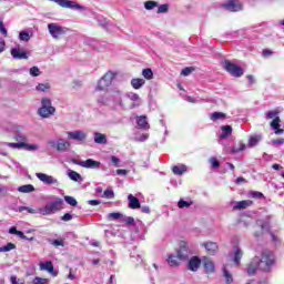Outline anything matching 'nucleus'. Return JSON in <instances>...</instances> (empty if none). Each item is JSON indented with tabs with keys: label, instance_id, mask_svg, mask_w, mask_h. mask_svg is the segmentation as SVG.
Segmentation results:
<instances>
[{
	"label": "nucleus",
	"instance_id": "8",
	"mask_svg": "<svg viewBox=\"0 0 284 284\" xmlns=\"http://www.w3.org/2000/svg\"><path fill=\"white\" fill-rule=\"evenodd\" d=\"M222 8L229 12H241V10H243V4L240 2V0H227L222 4Z\"/></svg>",
	"mask_w": 284,
	"mask_h": 284
},
{
	"label": "nucleus",
	"instance_id": "33",
	"mask_svg": "<svg viewBox=\"0 0 284 284\" xmlns=\"http://www.w3.org/2000/svg\"><path fill=\"white\" fill-rule=\"evenodd\" d=\"M221 119H227V115L223 112H213L211 114V121H219Z\"/></svg>",
	"mask_w": 284,
	"mask_h": 284
},
{
	"label": "nucleus",
	"instance_id": "5",
	"mask_svg": "<svg viewBox=\"0 0 284 284\" xmlns=\"http://www.w3.org/2000/svg\"><path fill=\"white\" fill-rule=\"evenodd\" d=\"M61 205H63V200L50 202L44 207L39 209V212L43 216H49L50 214H54V212H59V210H61Z\"/></svg>",
	"mask_w": 284,
	"mask_h": 284
},
{
	"label": "nucleus",
	"instance_id": "20",
	"mask_svg": "<svg viewBox=\"0 0 284 284\" xmlns=\"http://www.w3.org/2000/svg\"><path fill=\"white\" fill-rule=\"evenodd\" d=\"M203 247H205L207 254H210V256H214V254H216L219 252V244H216L215 242H207L202 244Z\"/></svg>",
	"mask_w": 284,
	"mask_h": 284
},
{
	"label": "nucleus",
	"instance_id": "28",
	"mask_svg": "<svg viewBox=\"0 0 284 284\" xmlns=\"http://www.w3.org/2000/svg\"><path fill=\"white\" fill-rule=\"evenodd\" d=\"M187 171V168H185V165L182 166H173L172 168V172L173 174H176L178 176H181L182 174H185V172Z\"/></svg>",
	"mask_w": 284,
	"mask_h": 284
},
{
	"label": "nucleus",
	"instance_id": "54",
	"mask_svg": "<svg viewBox=\"0 0 284 284\" xmlns=\"http://www.w3.org/2000/svg\"><path fill=\"white\" fill-rule=\"evenodd\" d=\"M272 54H274V51H272L270 49H263V51H262V57L264 59H267V57H272Z\"/></svg>",
	"mask_w": 284,
	"mask_h": 284
},
{
	"label": "nucleus",
	"instance_id": "31",
	"mask_svg": "<svg viewBox=\"0 0 284 284\" xmlns=\"http://www.w3.org/2000/svg\"><path fill=\"white\" fill-rule=\"evenodd\" d=\"M128 98L130 99V101H132L131 103V110L136 108L139 104H136V101H139V94L136 93H129Z\"/></svg>",
	"mask_w": 284,
	"mask_h": 284
},
{
	"label": "nucleus",
	"instance_id": "41",
	"mask_svg": "<svg viewBox=\"0 0 284 284\" xmlns=\"http://www.w3.org/2000/svg\"><path fill=\"white\" fill-rule=\"evenodd\" d=\"M108 219L110 221H118V219H123V214L119 213V212H113V213H110L108 215Z\"/></svg>",
	"mask_w": 284,
	"mask_h": 284
},
{
	"label": "nucleus",
	"instance_id": "12",
	"mask_svg": "<svg viewBox=\"0 0 284 284\" xmlns=\"http://www.w3.org/2000/svg\"><path fill=\"white\" fill-rule=\"evenodd\" d=\"M261 270V264L258 263V256L253 257V260L248 263L246 272L248 276H254L256 272Z\"/></svg>",
	"mask_w": 284,
	"mask_h": 284
},
{
	"label": "nucleus",
	"instance_id": "56",
	"mask_svg": "<svg viewBox=\"0 0 284 284\" xmlns=\"http://www.w3.org/2000/svg\"><path fill=\"white\" fill-rule=\"evenodd\" d=\"M0 32L3 34V37H8V29H6V26L3 24V21L0 20Z\"/></svg>",
	"mask_w": 284,
	"mask_h": 284
},
{
	"label": "nucleus",
	"instance_id": "38",
	"mask_svg": "<svg viewBox=\"0 0 284 284\" xmlns=\"http://www.w3.org/2000/svg\"><path fill=\"white\" fill-rule=\"evenodd\" d=\"M69 179H71V181H75L79 182L81 181V174H79L77 171H69Z\"/></svg>",
	"mask_w": 284,
	"mask_h": 284
},
{
	"label": "nucleus",
	"instance_id": "47",
	"mask_svg": "<svg viewBox=\"0 0 284 284\" xmlns=\"http://www.w3.org/2000/svg\"><path fill=\"white\" fill-rule=\"evenodd\" d=\"M102 199H114V191L105 190L102 194Z\"/></svg>",
	"mask_w": 284,
	"mask_h": 284
},
{
	"label": "nucleus",
	"instance_id": "59",
	"mask_svg": "<svg viewBox=\"0 0 284 284\" xmlns=\"http://www.w3.org/2000/svg\"><path fill=\"white\" fill-rule=\"evenodd\" d=\"M265 225H266V224H261L260 231H256V232H255V236H256V237L263 236V231L265 230Z\"/></svg>",
	"mask_w": 284,
	"mask_h": 284
},
{
	"label": "nucleus",
	"instance_id": "60",
	"mask_svg": "<svg viewBox=\"0 0 284 284\" xmlns=\"http://www.w3.org/2000/svg\"><path fill=\"white\" fill-rule=\"evenodd\" d=\"M72 219H73L72 214L65 213V214L61 217V221L68 222V221H72Z\"/></svg>",
	"mask_w": 284,
	"mask_h": 284
},
{
	"label": "nucleus",
	"instance_id": "9",
	"mask_svg": "<svg viewBox=\"0 0 284 284\" xmlns=\"http://www.w3.org/2000/svg\"><path fill=\"white\" fill-rule=\"evenodd\" d=\"M48 143L50 146H52L58 152H65L70 148V142H68L63 139L58 140V142H54L51 140Z\"/></svg>",
	"mask_w": 284,
	"mask_h": 284
},
{
	"label": "nucleus",
	"instance_id": "2",
	"mask_svg": "<svg viewBox=\"0 0 284 284\" xmlns=\"http://www.w3.org/2000/svg\"><path fill=\"white\" fill-rule=\"evenodd\" d=\"M278 110L268 111L266 113V119H273L272 122L270 123V126L272 128V130H274L275 134H283L284 129H281V116H278Z\"/></svg>",
	"mask_w": 284,
	"mask_h": 284
},
{
	"label": "nucleus",
	"instance_id": "19",
	"mask_svg": "<svg viewBox=\"0 0 284 284\" xmlns=\"http://www.w3.org/2000/svg\"><path fill=\"white\" fill-rule=\"evenodd\" d=\"M253 201L252 200H242L240 202H236L235 205L233 206V211H241V210H247V207H251V205H253Z\"/></svg>",
	"mask_w": 284,
	"mask_h": 284
},
{
	"label": "nucleus",
	"instance_id": "25",
	"mask_svg": "<svg viewBox=\"0 0 284 284\" xmlns=\"http://www.w3.org/2000/svg\"><path fill=\"white\" fill-rule=\"evenodd\" d=\"M40 270H43L44 272H49V274H52L54 272V265L52 264V261H47L40 263Z\"/></svg>",
	"mask_w": 284,
	"mask_h": 284
},
{
	"label": "nucleus",
	"instance_id": "44",
	"mask_svg": "<svg viewBox=\"0 0 284 284\" xmlns=\"http://www.w3.org/2000/svg\"><path fill=\"white\" fill-rule=\"evenodd\" d=\"M18 212H28L29 214H37V210L28 206H19Z\"/></svg>",
	"mask_w": 284,
	"mask_h": 284
},
{
	"label": "nucleus",
	"instance_id": "1",
	"mask_svg": "<svg viewBox=\"0 0 284 284\" xmlns=\"http://www.w3.org/2000/svg\"><path fill=\"white\" fill-rule=\"evenodd\" d=\"M258 263L261 272H272V267L276 265V255H274V252L264 248L261 253V257H258Z\"/></svg>",
	"mask_w": 284,
	"mask_h": 284
},
{
	"label": "nucleus",
	"instance_id": "4",
	"mask_svg": "<svg viewBox=\"0 0 284 284\" xmlns=\"http://www.w3.org/2000/svg\"><path fill=\"white\" fill-rule=\"evenodd\" d=\"M116 78V72L108 71L98 82L97 90L99 92H103V90H108L112 85V81Z\"/></svg>",
	"mask_w": 284,
	"mask_h": 284
},
{
	"label": "nucleus",
	"instance_id": "18",
	"mask_svg": "<svg viewBox=\"0 0 284 284\" xmlns=\"http://www.w3.org/2000/svg\"><path fill=\"white\" fill-rule=\"evenodd\" d=\"M67 134L69 139L73 141H85V139L88 138V134H85V132L83 131L68 132Z\"/></svg>",
	"mask_w": 284,
	"mask_h": 284
},
{
	"label": "nucleus",
	"instance_id": "63",
	"mask_svg": "<svg viewBox=\"0 0 284 284\" xmlns=\"http://www.w3.org/2000/svg\"><path fill=\"white\" fill-rule=\"evenodd\" d=\"M88 204L92 205V206L101 205V201H99V200H89Z\"/></svg>",
	"mask_w": 284,
	"mask_h": 284
},
{
	"label": "nucleus",
	"instance_id": "45",
	"mask_svg": "<svg viewBox=\"0 0 284 284\" xmlns=\"http://www.w3.org/2000/svg\"><path fill=\"white\" fill-rule=\"evenodd\" d=\"M258 141H261V135L251 136L250 141H248V144H250L251 148H254L258 143Z\"/></svg>",
	"mask_w": 284,
	"mask_h": 284
},
{
	"label": "nucleus",
	"instance_id": "52",
	"mask_svg": "<svg viewBox=\"0 0 284 284\" xmlns=\"http://www.w3.org/2000/svg\"><path fill=\"white\" fill-rule=\"evenodd\" d=\"M210 163L212 168H221V162L216 158H211Z\"/></svg>",
	"mask_w": 284,
	"mask_h": 284
},
{
	"label": "nucleus",
	"instance_id": "43",
	"mask_svg": "<svg viewBox=\"0 0 284 284\" xmlns=\"http://www.w3.org/2000/svg\"><path fill=\"white\" fill-rule=\"evenodd\" d=\"M26 142L20 143H8V148H12L13 150H21V148H26Z\"/></svg>",
	"mask_w": 284,
	"mask_h": 284
},
{
	"label": "nucleus",
	"instance_id": "14",
	"mask_svg": "<svg viewBox=\"0 0 284 284\" xmlns=\"http://www.w3.org/2000/svg\"><path fill=\"white\" fill-rule=\"evenodd\" d=\"M53 1V3H59L61 8H75V10H85L81 4H78L70 0H49Z\"/></svg>",
	"mask_w": 284,
	"mask_h": 284
},
{
	"label": "nucleus",
	"instance_id": "22",
	"mask_svg": "<svg viewBox=\"0 0 284 284\" xmlns=\"http://www.w3.org/2000/svg\"><path fill=\"white\" fill-rule=\"evenodd\" d=\"M128 201L130 210H139V207H141V201H139L136 196L129 194Z\"/></svg>",
	"mask_w": 284,
	"mask_h": 284
},
{
	"label": "nucleus",
	"instance_id": "26",
	"mask_svg": "<svg viewBox=\"0 0 284 284\" xmlns=\"http://www.w3.org/2000/svg\"><path fill=\"white\" fill-rule=\"evenodd\" d=\"M131 85L134 90H141V88H143V85H145V81L141 78H133L131 80Z\"/></svg>",
	"mask_w": 284,
	"mask_h": 284
},
{
	"label": "nucleus",
	"instance_id": "23",
	"mask_svg": "<svg viewBox=\"0 0 284 284\" xmlns=\"http://www.w3.org/2000/svg\"><path fill=\"white\" fill-rule=\"evenodd\" d=\"M136 123L140 130H150V123H148V116L145 115L138 116Z\"/></svg>",
	"mask_w": 284,
	"mask_h": 284
},
{
	"label": "nucleus",
	"instance_id": "30",
	"mask_svg": "<svg viewBox=\"0 0 284 284\" xmlns=\"http://www.w3.org/2000/svg\"><path fill=\"white\" fill-rule=\"evenodd\" d=\"M232 134V128L230 125L222 126V134L220 139H227Z\"/></svg>",
	"mask_w": 284,
	"mask_h": 284
},
{
	"label": "nucleus",
	"instance_id": "32",
	"mask_svg": "<svg viewBox=\"0 0 284 284\" xmlns=\"http://www.w3.org/2000/svg\"><path fill=\"white\" fill-rule=\"evenodd\" d=\"M145 10H154V8H159V2L154 0H148L144 2Z\"/></svg>",
	"mask_w": 284,
	"mask_h": 284
},
{
	"label": "nucleus",
	"instance_id": "55",
	"mask_svg": "<svg viewBox=\"0 0 284 284\" xmlns=\"http://www.w3.org/2000/svg\"><path fill=\"white\" fill-rule=\"evenodd\" d=\"M10 282H11V284H24L26 283V281H23V280H17V276H14V275H12L10 277Z\"/></svg>",
	"mask_w": 284,
	"mask_h": 284
},
{
	"label": "nucleus",
	"instance_id": "13",
	"mask_svg": "<svg viewBox=\"0 0 284 284\" xmlns=\"http://www.w3.org/2000/svg\"><path fill=\"white\" fill-rule=\"evenodd\" d=\"M10 52H11V57H13L16 60H21V59L28 60V59H30V52L23 51L19 47L18 48H12Z\"/></svg>",
	"mask_w": 284,
	"mask_h": 284
},
{
	"label": "nucleus",
	"instance_id": "15",
	"mask_svg": "<svg viewBox=\"0 0 284 284\" xmlns=\"http://www.w3.org/2000/svg\"><path fill=\"white\" fill-rule=\"evenodd\" d=\"M36 176L37 179H39V181H41L42 183H45V185H54L55 183H59L57 179L45 173H36Z\"/></svg>",
	"mask_w": 284,
	"mask_h": 284
},
{
	"label": "nucleus",
	"instance_id": "64",
	"mask_svg": "<svg viewBox=\"0 0 284 284\" xmlns=\"http://www.w3.org/2000/svg\"><path fill=\"white\" fill-rule=\"evenodd\" d=\"M16 141H20V143H26L28 139L23 135H16Z\"/></svg>",
	"mask_w": 284,
	"mask_h": 284
},
{
	"label": "nucleus",
	"instance_id": "11",
	"mask_svg": "<svg viewBox=\"0 0 284 284\" xmlns=\"http://www.w3.org/2000/svg\"><path fill=\"white\" fill-rule=\"evenodd\" d=\"M176 254L180 261H185L187 258V254H190L187 242L180 241V248L176 251Z\"/></svg>",
	"mask_w": 284,
	"mask_h": 284
},
{
	"label": "nucleus",
	"instance_id": "50",
	"mask_svg": "<svg viewBox=\"0 0 284 284\" xmlns=\"http://www.w3.org/2000/svg\"><path fill=\"white\" fill-rule=\"evenodd\" d=\"M30 74H31V77H39V74H41V71L39 70V67H32L30 69Z\"/></svg>",
	"mask_w": 284,
	"mask_h": 284
},
{
	"label": "nucleus",
	"instance_id": "16",
	"mask_svg": "<svg viewBox=\"0 0 284 284\" xmlns=\"http://www.w3.org/2000/svg\"><path fill=\"white\" fill-rule=\"evenodd\" d=\"M203 267L205 270V274H214V272H216V266L210 257L203 258Z\"/></svg>",
	"mask_w": 284,
	"mask_h": 284
},
{
	"label": "nucleus",
	"instance_id": "35",
	"mask_svg": "<svg viewBox=\"0 0 284 284\" xmlns=\"http://www.w3.org/2000/svg\"><path fill=\"white\" fill-rule=\"evenodd\" d=\"M223 276L226 281V284H233L234 283V277H232V274L225 267L223 268Z\"/></svg>",
	"mask_w": 284,
	"mask_h": 284
},
{
	"label": "nucleus",
	"instance_id": "53",
	"mask_svg": "<svg viewBox=\"0 0 284 284\" xmlns=\"http://www.w3.org/2000/svg\"><path fill=\"white\" fill-rule=\"evenodd\" d=\"M32 283L33 284H45V283H48V280L43 278V277H34Z\"/></svg>",
	"mask_w": 284,
	"mask_h": 284
},
{
	"label": "nucleus",
	"instance_id": "36",
	"mask_svg": "<svg viewBox=\"0 0 284 284\" xmlns=\"http://www.w3.org/2000/svg\"><path fill=\"white\" fill-rule=\"evenodd\" d=\"M64 201H65V203H68V205H71L72 207H77L79 205V202H77V199H74L70 195H65Z\"/></svg>",
	"mask_w": 284,
	"mask_h": 284
},
{
	"label": "nucleus",
	"instance_id": "24",
	"mask_svg": "<svg viewBox=\"0 0 284 284\" xmlns=\"http://www.w3.org/2000/svg\"><path fill=\"white\" fill-rule=\"evenodd\" d=\"M94 143H98L99 145H105L108 143V136L105 134L95 132L94 133Z\"/></svg>",
	"mask_w": 284,
	"mask_h": 284
},
{
	"label": "nucleus",
	"instance_id": "62",
	"mask_svg": "<svg viewBox=\"0 0 284 284\" xmlns=\"http://www.w3.org/2000/svg\"><path fill=\"white\" fill-rule=\"evenodd\" d=\"M283 143H284L283 138H278L276 140H273V145H283Z\"/></svg>",
	"mask_w": 284,
	"mask_h": 284
},
{
	"label": "nucleus",
	"instance_id": "27",
	"mask_svg": "<svg viewBox=\"0 0 284 284\" xmlns=\"http://www.w3.org/2000/svg\"><path fill=\"white\" fill-rule=\"evenodd\" d=\"M18 192H21L22 194H29L30 192H34V185L32 184H26L18 187Z\"/></svg>",
	"mask_w": 284,
	"mask_h": 284
},
{
	"label": "nucleus",
	"instance_id": "49",
	"mask_svg": "<svg viewBox=\"0 0 284 284\" xmlns=\"http://www.w3.org/2000/svg\"><path fill=\"white\" fill-rule=\"evenodd\" d=\"M19 39L20 41H28L30 39V33L26 32V31H21L19 33Z\"/></svg>",
	"mask_w": 284,
	"mask_h": 284
},
{
	"label": "nucleus",
	"instance_id": "17",
	"mask_svg": "<svg viewBox=\"0 0 284 284\" xmlns=\"http://www.w3.org/2000/svg\"><path fill=\"white\" fill-rule=\"evenodd\" d=\"M199 267H201V257H191L187 263V270H190L191 272H199Z\"/></svg>",
	"mask_w": 284,
	"mask_h": 284
},
{
	"label": "nucleus",
	"instance_id": "40",
	"mask_svg": "<svg viewBox=\"0 0 284 284\" xmlns=\"http://www.w3.org/2000/svg\"><path fill=\"white\" fill-rule=\"evenodd\" d=\"M170 11V4H158V14H165Z\"/></svg>",
	"mask_w": 284,
	"mask_h": 284
},
{
	"label": "nucleus",
	"instance_id": "42",
	"mask_svg": "<svg viewBox=\"0 0 284 284\" xmlns=\"http://www.w3.org/2000/svg\"><path fill=\"white\" fill-rule=\"evenodd\" d=\"M36 90H38V92H45V90H50V84L49 83H39L36 87Z\"/></svg>",
	"mask_w": 284,
	"mask_h": 284
},
{
	"label": "nucleus",
	"instance_id": "34",
	"mask_svg": "<svg viewBox=\"0 0 284 284\" xmlns=\"http://www.w3.org/2000/svg\"><path fill=\"white\" fill-rule=\"evenodd\" d=\"M168 263L171 267H179V265H181V263L179 262V260H176V256L174 255H169Z\"/></svg>",
	"mask_w": 284,
	"mask_h": 284
},
{
	"label": "nucleus",
	"instance_id": "61",
	"mask_svg": "<svg viewBox=\"0 0 284 284\" xmlns=\"http://www.w3.org/2000/svg\"><path fill=\"white\" fill-rule=\"evenodd\" d=\"M4 50H6V40L0 38V54L1 52H4Z\"/></svg>",
	"mask_w": 284,
	"mask_h": 284
},
{
	"label": "nucleus",
	"instance_id": "51",
	"mask_svg": "<svg viewBox=\"0 0 284 284\" xmlns=\"http://www.w3.org/2000/svg\"><path fill=\"white\" fill-rule=\"evenodd\" d=\"M122 221L125 223V225H134V217L132 216L123 217Z\"/></svg>",
	"mask_w": 284,
	"mask_h": 284
},
{
	"label": "nucleus",
	"instance_id": "58",
	"mask_svg": "<svg viewBox=\"0 0 284 284\" xmlns=\"http://www.w3.org/2000/svg\"><path fill=\"white\" fill-rule=\"evenodd\" d=\"M111 163L112 165H115V168H119V163H121V160L116 156H111Z\"/></svg>",
	"mask_w": 284,
	"mask_h": 284
},
{
	"label": "nucleus",
	"instance_id": "7",
	"mask_svg": "<svg viewBox=\"0 0 284 284\" xmlns=\"http://www.w3.org/2000/svg\"><path fill=\"white\" fill-rule=\"evenodd\" d=\"M75 165H80V168H85L87 170H99L101 168V162L95 161L93 159H88L85 161H74Z\"/></svg>",
	"mask_w": 284,
	"mask_h": 284
},
{
	"label": "nucleus",
	"instance_id": "57",
	"mask_svg": "<svg viewBox=\"0 0 284 284\" xmlns=\"http://www.w3.org/2000/svg\"><path fill=\"white\" fill-rule=\"evenodd\" d=\"M252 199H263V193L258 191L251 192Z\"/></svg>",
	"mask_w": 284,
	"mask_h": 284
},
{
	"label": "nucleus",
	"instance_id": "6",
	"mask_svg": "<svg viewBox=\"0 0 284 284\" xmlns=\"http://www.w3.org/2000/svg\"><path fill=\"white\" fill-rule=\"evenodd\" d=\"M224 70L229 72V74H231V77H243V68H241L239 64L233 63L230 60H225L224 61Z\"/></svg>",
	"mask_w": 284,
	"mask_h": 284
},
{
	"label": "nucleus",
	"instance_id": "10",
	"mask_svg": "<svg viewBox=\"0 0 284 284\" xmlns=\"http://www.w3.org/2000/svg\"><path fill=\"white\" fill-rule=\"evenodd\" d=\"M48 30H49L51 37H53V39H59V37H63V34H65V29H63V27L57 26L54 23H49Z\"/></svg>",
	"mask_w": 284,
	"mask_h": 284
},
{
	"label": "nucleus",
	"instance_id": "46",
	"mask_svg": "<svg viewBox=\"0 0 284 284\" xmlns=\"http://www.w3.org/2000/svg\"><path fill=\"white\" fill-rule=\"evenodd\" d=\"M194 72V68L186 67L181 71L182 77H190L191 73Z\"/></svg>",
	"mask_w": 284,
	"mask_h": 284
},
{
	"label": "nucleus",
	"instance_id": "3",
	"mask_svg": "<svg viewBox=\"0 0 284 284\" xmlns=\"http://www.w3.org/2000/svg\"><path fill=\"white\" fill-rule=\"evenodd\" d=\"M57 112V109L52 106V101L48 98H43L41 100V108L38 110V114L42 116V119H48L52 116Z\"/></svg>",
	"mask_w": 284,
	"mask_h": 284
},
{
	"label": "nucleus",
	"instance_id": "39",
	"mask_svg": "<svg viewBox=\"0 0 284 284\" xmlns=\"http://www.w3.org/2000/svg\"><path fill=\"white\" fill-rule=\"evenodd\" d=\"M11 250H17V245H14L12 242H9L6 246L0 247V252H10Z\"/></svg>",
	"mask_w": 284,
	"mask_h": 284
},
{
	"label": "nucleus",
	"instance_id": "48",
	"mask_svg": "<svg viewBox=\"0 0 284 284\" xmlns=\"http://www.w3.org/2000/svg\"><path fill=\"white\" fill-rule=\"evenodd\" d=\"M190 205H192V202H187L184 200H180L178 202V207H180V210H183V207H190Z\"/></svg>",
	"mask_w": 284,
	"mask_h": 284
},
{
	"label": "nucleus",
	"instance_id": "29",
	"mask_svg": "<svg viewBox=\"0 0 284 284\" xmlns=\"http://www.w3.org/2000/svg\"><path fill=\"white\" fill-rule=\"evenodd\" d=\"M142 77H144L146 81H152V79H154V72H152V69L146 68L142 70Z\"/></svg>",
	"mask_w": 284,
	"mask_h": 284
},
{
	"label": "nucleus",
	"instance_id": "37",
	"mask_svg": "<svg viewBox=\"0 0 284 284\" xmlns=\"http://www.w3.org/2000/svg\"><path fill=\"white\" fill-rule=\"evenodd\" d=\"M50 245H53L54 247H64L65 244L63 243V239L58 240H49Z\"/></svg>",
	"mask_w": 284,
	"mask_h": 284
},
{
	"label": "nucleus",
	"instance_id": "21",
	"mask_svg": "<svg viewBox=\"0 0 284 284\" xmlns=\"http://www.w3.org/2000/svg\"><path fill=\"white\" fill-rule=\"evenodd\" d=\"M233 250H234L233 263H235V265L239 266L241 265V260L243 258V251L239 245H234Z\"/></svg>",
	"mask_w": 284,
	"mask_h": 284
}]
</instances>
